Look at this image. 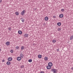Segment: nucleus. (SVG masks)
Listing matches in <instances>:
<instances>
[{"mask_svg":"<svg viewBox=\"0 0 73 73\" xmlns=\"http://www.w3.org/2000/svg\"><path fill=\"white\" fill-rule=\"evenodd\" d=\"M51 72H53V73H56L57 72V70L55 69H52L51 70Z\"/></svg>","mask_w":73,"mask_h":73,"instance_id":"f257e3e1","label":"nucleus"},{"mask_svg":"<svg viewBox=\"0 0 73 73\" xmlns=\"http://www.w3.org/2000/svg\"><path fill=\"white\" fill-rule=\"evenodd\" d=\"M48 65L50 67V66H53V64L51 62H49L48 64Z\"/></svg>","mask_w":73,"mask_h":73,"instance_id":"f03ea898","label":"nucleus"},{"mask_svg":"<svg viewBox=\"0 0 73 73\" xmlns=\"http://www.w3.org/2000/svg\"><path fill=\"white\" fill-rule=\"evenodd\" d=\"M7 60L9 61H11L12 60V58L11 57L8 58L7 59Z\"/></svg>","mask_w":73,"mask_h":73,"instance_id":"7ed1b4c3","label":"nucleus"},{"mask_svg":"<svg viewBox=\"0 0 73 73\" xmlns=\"http://www.w3.org/2000/svg\"><path fill=\"white\" fill-rule=\"evenodd\" d=\"M17 61H20L21 60V58L20 57H17Z\"/></svg>","mask_w":73,"mask_h":73,"instance_id":"20e7f679","label":"nucleus"},{"mask_svg":"<svg viewBox=\"0 0 73 73\" xmlns=\"http://www.w3.org/2000/svg\"><path fill=\"white\" fill-rule=\"evenodd\" d=\"M49 20V18L48 17H46L44 18V20L46 21H48Z\"/></svg>","mask_w":73,"mask_h":73,"instance_id":"39448f33","label":"nucleus"},{"mask_svg":"<svg viewBox=\"0 0 73 73\" xmlns=\"http://www.w3.org/2000/svg\"><path fill=\"white\" fill-rule=\"evenodd\" d=\"M19 56H20V57H21V58H23L24 57V54H23L22 53H21L20 54Z\"/></svg>","mask_w":73,"mask_h":73,"instance_id":"423d86ee","label":"nucleus"},{"mask_svg":"<svg viewBox=\"0 0 73 73\" xmlns=\"http://www.w3.org/2000/svg\"><path fill=\"white\" fill-rule=\"evenodd\" d=\"M6 44L7 46H8L10 45V43L8 41L6 42Z\"/></svg>","mask_w":73,"mask_h":73,"instance_id":"0eeeda50","label":"nucleus"},{"mask_svg":"<svg viewBox=\"0 0 73 73\" xmlns=\"http://www.w3.org/2000/svg\"><path fill=\"white\" fill-rule=\"evenodd\" d=\"M25 10H23V11L21 12V15H23L25 13Z\"/></svg>","mask_w":73,"mask_h":73,"instance_id":"6e6552de","label":"nucleus"},{"mask_svg":"<svg viewBox=\"0 0 73 73\" xmlns=\"http://www.w3.org/2000/svg\"><path fill=\"white\" fill-rule=\"evenodd\" d=\"M6 64L7 65H11V62L9 61H8L6 63Z\"/></svg>","mask_w":73,"mask_h":73,"instance_id":"1a4fd4ad","label":"nucleus"},{"mask_svg":"<svg viewBox=\"0 0 73 73\" xmlns=\"http://www.w3.org/2000/svg\"><path fill=\"white\" fill-rule=\"evenodd\" d=\"M44 60L45 61H48V57H45L44 58Z\"/></svg>","mask_w":73,"mask_h":73,"instance_id":"9d476101","label":"nucleus"},{"mask_svg":"<svg viewBox=\"0 0 73 73\" xmlns=\"http://www.w3.org/2000/svg\"><path fill=\"white\" fill-rule=\"evenodd\" d=\"M18 33L20 35H21V34H22V32L21 31H18Z\"/></svg>","mask_w":73,"mask_h":73,"instance_id":"9b49d317","label":"nucleus"},{"mask_svg":"<svg viewBox=\"0 0 73 73\" xmlns=\"http://www.w3.org/2000/svg\"><path fill=\"white\" fill-rule=\"evenodd\" d=\"M46 68L47 69H50L51 68V66H50H50H49V65H48V66H46Z\"/></svg>","mask_w":73,"mask_h":73,"instance_id":"f8f14e48","label":"nucleus"},{"mask_svg":"<svg viewBox=\"0 0 73 73\" xmlns=\"http://www.w3.org/2000/svg\"><path fill=\"white\" fill-rule=\"evenodd\" d=\"M64 16V15L63 14H60L59 15V17L60 18H62Z\"/></svg>","mask_w":73,"mask_h":73,"instance_id":"ddd939ff","label":"nucleus"},{"mask_svg":"<svg viewBox=\"0 0 73 73\" xmlns=\"http://www.w3.org/2000/svg\"><path fill=\"white\" fill-rule=\"evenodd\" d=\"M24 36L26 37H28V34H25L24 35Z\"/></svg>","mask_w":73,"mask_h":73,"instance_id":"4468645a","label":"nucleus"},{"mask_svg":"<svg viewBox=\"0 0 73 73\" xmlns=\"http://www.w3.org/2000/svg\"><path fill=\"white\" fill-rule=\"evenodd\" d=\"M21 21H22V22H23V23H24V18H21Z\"/></svg>","mask_w":73,"mask_h":73,"instance_id":"2eb2a0df","label":"nucleus"},{"mask_svg":"<svg viewBox=\"0 0 73 73\" xmlns=\"http://www.w3.org/2000/svg\"><path fill=\"white\" fill-rule=\"evenodd\" d=\"M21 50H24V46H22L21 47Z\"/></svg>","mask_w":73,"mask_h":73,"instance_id":"dca6fc26","label":"nucleus"},{"mask_svg":"<svg viewBox=\"0 0 73 73\" xmlns=\"http://www.w3.org/2000/svg\"><path fill=\"white\" fill-rule=\"evenodd\" d=\"M38 57L39 58H41V57H42V56L41 55H39L38 56Z\"/></svg>","mask_w":73,"mask_h":73,"instance_id":"f3484780","label":"nucleus"},{"mask_svg":"<svg viewBox=\"0 0 73 73\" xmlns=\"http://www.w3.org/2000/svg\"><path fill=\"white\" fill-rule=\"evenodd\" d=\"M61 25V23L60 22H59L57 23V25L58 26H60Z\"/></svg>","mask_w":73,"mask_h":73,"instance_id":"a211bd4d","label":"nucleus"},{"mask_svg":"<svg viewBox=\"0 0 73 73\" xmlns=\"http://www.w3.org/2000/svg\"><path fill=\"white\" fill-rule=\"evenodd\" d=\"M73 39V35L71 36L70 37V40H72Z\"/></svg>","mask_w":73,"mask_h":73,"instance_id":"6ab92c4d","label":"nucleus"},{"mask_svg":"<svg viewBox=\"0 0 73 73\" xmlns=\"http://www.w3.org/2000/svg\"><path fill=\"white\" fill-rule=\"evenodd\" d=\"M56 42V40H53L52 41V42L53 43H55Z\"/></svg>","mask_w":73,"mask_h":73,"instance_id":"aec40b11","label":"nucleus"},{"mask_svg":"<svg viewBox=\"0 0 73 73\" xmlns=\"http://www.w3.org/2000/svg\"><path fill=\"white\" fill-rule=\"evenodd\" d=\"M15 14L16 15L18 16L19 15V12H15Z\"/></svg>","mask_w":73,"mask_h":73,"instance_id":"412c9836","label":"nucleus"},{"mask_svg":"<svg viewBox=\"0 0 73 73\" xmlns=\"http://www.w3.org/2000/svg\"><path fill=\"white\" fill-rule=\"evenodd\" d=\"M29 62H32V59H29L28 60Z\"/></svg>","mask_w":73,"mask_h":73,"instance_id":"4be33fe9","label":"nucleus"},{"mask_svg":"<svg viewBox=\"0 0 73 73\" xmlns=\"http://www.w3.org/2000/svg\"><path fill=\"white\" fill-rule=\"evenodd\" d=\"M15 48L16 49H17V50H18V49L19 48V46H17V47H15Z\"/></svg>","mask_w":73,"mask_h":73,"instance_id":"5701e85b","label":"nucleus"},{"mask_svg":"<svg viewBox=\"0 0 73 73\" xmlns=\"http://www.w3.org/2000/svg\"><path fill=\"white\" fill-rule=\"evenodd\" d=\"M8 29L9 31H11V30L12 29L11 27H9L8 28Z\"/></svg>","mask_w":73,"mask_h":73,"instance_id":"b1692460","label":"nucleus"},{"mask_svg":"<svg viewBox=\"0 0 73 73\" xmlns=\"http://www.w3.org/2000/svg\"><path fill=\"white\" fill-rule=\"evenodd\" d=\"M58 31H61V29L60 28H58L57 29Z\"/></svg>","mask_w":73,"mask_h":73,"instance_id":"393cba45","label":"nucleus"},{"mask_svg":"<svg viewBox=\"0 0 73 73\" xmlns=\"http://www.w3.org/2000/svg\"><path fill=\"white\" fill-rule=\"evenodd\" d=\"M10 52L11 53H13V50H11L10 51Z\"/></svg>","mask_w":73,"mask_h":73,"instance_id":"a878e982","label":"nucleus"},{"mask_svg":"<svg viewBox=\"0 0 73 73\" xmlns=\"http://www.w3.org/2000/svg\"><path fill=\"white\" fill-rule=\"evenodd\" d=\"M61 11H62V12H64V9H62L61 10Z\"/></svg>","mask_w":73,"mask_h":73,"instance_id":"bb28decb","label":"nucleus"},{"mask_svg":"<svg viewBox=\"0 0 73 73\" xmlns=\"http://www.w3.org/2000/svg\"><path fill=\"white\" fill-rule=\"evenodd\" d=\"M24 65H22V66H21V68H24Z\"/></svg>","mask_w":73,"mask_h":73,"instance_id":"cd10ccee","label":"nucleus"},{"mask_svg":"<svg viewBox=\"0 0 73 73\" xmlns=\"http://www.w3.org/2000/svg\"><path fill=\"white\" fill-rule=\"evenodd\" d=\"M40 73H44V71H41Z\"/></svg>","mask_w":73,"mask_h":73,"instance_id":"c85d7f7f","label":"nucleus"},{"mask_svg":"<svg viewBox=\"0 0 73 73\" xmlns=\"http://www.w3.org/2000/svg\"><path fill=\"white\" fill-rule=\"evenodd\" d=\"M53 18H56V16H53Z\"/></svg>","mask_w":73,"mask_h":73,"instance_id":"c756f323","label":"nucleus"},{"mask_svg":"<svg viewBox=\"0 0 73 73\" xmlns=\"http://www.w3.org/2000/svg\"><path fill=\"white\" fill-rule=\"evenodd\" d=\"M5 62V60H2V62Z\"/></svg>","mask_w":73,"mask_h":73,"instance_id":"7c9ffc66","label":"nucleus"},{"mask_svg":"<svg viewBox=\"0 0 73 73\" xmlns=\"http://www.w3.org/2000/svg\"><path fill=\"white\" fill-rule=\"evenodd\" d=\"M57 52H58V51H59V49H57Z\"/></svg>","mask_w":73,"mask_h":73,"instance_id":"2f4dec72","label":"nucleus"},{"mask_svg":"<svg viewBox=\"0 0 73 73\" xmlns=\"http://www.w3.org/2000/svg\"><path fill=\"white\" fill-rule=\"evenodd\" d=\"M71 70H73V67H72V68H71Z\"/></svg>","mask_w":73,"mask_h":73,"instance_id":"473e14b6","label":"nucleus"},{"mask_svg":"<svg viewBox=\"0 0 73 73\" xmlns=\"http://www.w3.org/2000/svg\"><path fill=\"white\" fill-rule=\"evenodd\" d=\"M2 1V0H0V3H1Z\"/></svg>","mask_w":73,"mask_h":73,"instance_id":"72a5a7b5","label":"nucleus"},{"mask_svg":"<svg viewBox=\"0 0 73 73\" xmlns=\"http://www.w3.org/2000/svg\"><path fill=\"white\" fill-rule=\"evenodd\" d=\"M1 48H0V52H1Z\"/></svg>","mask_w":73,"mask_h":73,"instance_id":"f704fd0d","label":"nucleus"}]
</instances>
